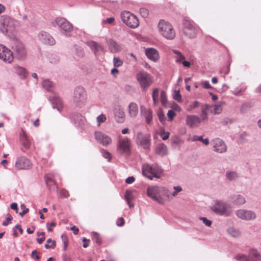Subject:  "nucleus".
Segmentation results:
<instances>
[{"instance_id":"f257e3e1","label":"nucleus","mask_w":261,"mask_h":261,"mask_svg":"<svg viewBox=\"0 0 261 261\" xmlns=\"http://www.w3.org/2000/svg\"><path fill=\"white\" fill-rule=\"evenodd\" d=\"M18 25L17 21L8 15L0 17V30L4 34L13 33Z\"/></svg>"},{"instance_id":"f03ea898","label":"nucleus","mask_w":261,"mask_h":261,"mask_svg":"<svg viewBox=\"0 0 261 261\" xmlns=\"http://www.w3.org/2000/svg\"><path fill=\"white\" fill-rule=\"evenodd\" d=\"M211 209L216 214L220 216L228 217L232 213L231 206L226 202L221 200H215L211 206Z\"/></svg>"},{"instance_id":"7ed1b4c3","label":"nucleus","mask_w":261,"mask_h":261,"mask_svg":"<svg viewBox=\"0 0 261 261\" xmlns=\"http://www.w3.org/2000/svg\"><path fill=\"white\" fill-rule=\"evenodd\" d=\"M51 23L54 27H58L59 31L67 36L73 31V25L64 17H56Z\"/></svg>"},{"instance_id":"20e7f679","label":"nucleus","mask_w":261,"mask_h":261,"mask_svg":"<svg viewBox=\"0 0 261 261\" xmlns=\"http://www.w3.org/2000/svg\"><path fill=\"white\" fill-rule=\"evenodd\" d=\"M158 27L160 33L165 38L173 40L175 38V31L170 23L161 19L158 23Z\"/></svg>"},{"instance_id":"39448f33","label":"nucleus","mask_w":261,"mask_h":261,"mask_svg":"<svg viewBox=\"0 0 261 261\" xmlns=\"http://www.w3.org/2000/svg\"><path fill=\"white\" fill-rule=\"evenodd\" d=\"M142 174L149 179L153 177L159 178L162 173V169L156 165L150 166L148 164H144L142 167Z\"/></svg>"},{"instance_id":"423d86ee","label":"nucleus","mask_w":261,"mask_h":261,"mask_svg":"<svg viewBox=\"0 0 261 261\" xmlns=\"http://www.w3.org/2000/svg\"><path fill=\"white\" fill-rule=\"evenodd\" d=\"M198 29L194 25L193 21L188 17H185L182 22V32L187 37L194 38L196 37Z\"/></svg>"},{"instance_id":"0eeeda50","label":"nucleus","mask_w":261,"mask_h":261,"mask_svg":"<svg viewBox=\"0 0 261 261\" xmlns=\"http://www.w3.org/2000/svg\"><path fill=\"white\" fill-rule=\"evenodd\" d=\"M121 18L123 22L129 28L135 29L139 24L138 18L129 11L122 12Z\"/></svg>"},{"instance_id":"6e6552de","label":"nucleus","mask_w":261,"mask_h":261,"mask_svg":"<svg viewBox=\"0 0 261 261\" xmlns=\"http://www.w3.org/2000/svg\"><path fill=\"white\" fill-rule=\"evenodd\" d=\"M137 81L139 83L141 88L146 90L152 84V80L149 73L145 71H141L136 75Z\"/></svg>"},{"instance_id":"1a4fd4ad","label":"nucleus","mask_w":261,"mask_h":261,"mask_svg":"<svg viewBox=\"0 0 261 261\" xmlns=\"http://www.w3.org/2000/svg\"><path fill=\"white\" fill-rule=\"evenodd\" d=\"M87 99L86 92L82 86L76 87L73 92V101L77 106L84 105Z\"/></svg>"},{"instance_id":"9d476101","label":"nucleus","mask_w":261,"mask_h":261,"mask_svg":"<svg viewBox=\"0 0 261 261\" xmlns=\"http://www.w3.org/2000/svg\"><path fill=\"white\" fill-rule=\"evenodd\" d=\"M12 48L18 59L23 60L25 58L27 53L22 42L18 40H15L13 43Z\"/></svg>"},{"instance_id":"9b49d317","label":"nucleus","mask_w":261,"mask_h":261,"mask_svg":"<svg viewBox=\"0 0 261 261\" xmlns=\"http://www.w3.org/2000/svg\"><path fill=\"white\" fill-rule=\"evenodd\" d=\"M214 151L223 153L227 151V147L224 141L220 138H215L211 142Z\"/></svg>"},{"instance_id":"f8f14e48","label":"nucleus","mask_w":261,"mask_h":261,"mask_svg":"<svg viewBox=\"0 0 261 261\" xmlns=\"http://www.w3.org/2000/svg\"><path fill=\"white\" fill-rule=\"evenodd\" d=\"M236 216L240 219L245 221H251L256 218L254 212L245 209H240L236 211Z\"/></svg>"},{"instance_id":"ddd939ff","label":"nucleus","mask_w":261,"mask_h":261,"mask_svg":"<svg viewBox=\"0 0 261 261\" xmlns=\"http://www.w3.org/2000/svg\"><path fill=\"white\" fill-rule=\"evenodd\" d=\"M136 142L144 149H149L150 146V135L139 132L137 134Z\"/></svg>"},{"instance_id":"4468645a","label":"nucleus","mask_w":261,"mask_h":261,"mask_svg":"<svg viewBox=\"0 0 261 261\" xmlns=\"http://www.w3.org/2000/svg\"><path fill=\"white\" fill-rule=\"evenodd\" d=\"M129 141L127 138L121 139L117 144V152L120 154L127 155L129 151Z\"/></svg>"},{"instance_id":"2eb2a0df","label":"nucleus","mask_w":261,"mask_h":261,"mask_svg":"<svg viewBox=\"0 0 261 261\" xmlns=\"http://www.w3.org/2000/svg\"><path fill=\"white\" fill-rule=\"evenodd\" d=\"M15 168L18 170H28L31 168L32 164L30 161L25 156H20L17 159Z\"/></svg>"},{"instance_id":"dca6fc26","label":"nucleus","mask_w":261,"mask_h":261,"mask_svg":"<svg viewBox=\"0 0 261 261\" xmlns=\"http://www.w3.org/2000/svg\"><path fill=\"white\" fill-rule=\"evenodd\" d=\"M38 38L41 43L46 45H53L56 43L54 38L45 31H41L38 35Z\"/></svg>"},{"instance_id":"f3484780","label":"nucleus","mask_w":261,"mask_h":261,"mask_svg":"<svg viewBox=\"0 0 261 261\" xmlns=\"http://www.w3.org/2000/svg\"><path fill=\"white\" fill-rule=\"evenodd\" d=\"M113 113L116 121L118 123H122L125 120V113L122 107L118 104L114 106Z\"/></svg>"},{"instance_id":"a211bd4d","label":"nucleus","mask_w":261,"mask_h":261,"mask_svg":"<svg viewBox=\"0 0 261 261\" xmlns=\"http://www.w3.org/2000/svg\"><path fill=\"white\" fill-rule=\"evenodd\" d=\"M94 136L96 141L103 146H107L112 142L111 138L101 132H96Z\"/></svg>"},{"instance_id":"6ab92c4d","label":"nucleus","mask_w":261,"mask_h":261,"mask_svg":"<svg viewBox=\"0 0 261 261\" xmlns=\"http://www.w3.org/2000/svg\"><path fill=\"white\" fill-rule=\"evenodd\" d=\"M87 46L90 48L91 51L95 56H98L100 52L103 51V47L98 43L89 40L86 42Z\"/></svg>"},{"instance_id":"aec40b11","label":"nucleus","mask_w":261,"mask_h":261,"mask_svg":"<svg viewBox=\"0 0 261 261\" xmlns=\"http://www.w3.org/2000/svg\"><path fill=\"white\" fill-rule=\"evenodd\" d=\"M186 124L190 127H198L201 122L200 117L196 115H189L187 116L186 120Z\"/></svg>"},{"instance_id":"412c9836","label":"nucleus","mask_w":261,"mask_h":261,"mask_svg":"<svg viewBox=\"0 0 261 261\" xmlns=\"http://www.w3.org/2000/svg\"><path fill=\"white\" fill-rule=\"evenodd\" d=\"M140 113L141 115L145 118L146 123L150 124L152 120V111L142 105L140 106Z\"/></svg>"},{"instance_id":"4be33fe9","label":"nucleus","mask_w":261,"mask_h":261,"mask_svg":"<svg viewBox=\"0 0 261 261\" xmlns=\"http://www.w3.org/2000/svg\"><path fill=\"white\" fill-rule=\"evenodd\" d=\"M49 100L50 102L53 109H57L59 112H61L63 108L62 100L59 96L54 95L49 97Z\"/></svg>"},{"instance_id":"5701e85b","label":"nucleus","mask_w":261,"mask_h":261,"mask_svg":"<svg viewBox=\"0 0 261 261\" xmlns=\"http://www.w3.org/2000/svg\"><path fill=\"white\" fill-rule=\"evenodd\" d=\"M0 59L6 63H10L14 59L13 53L9 49L5 46L0 54Z\"/></svg>"},{"instance_id":"b1692460","label":"nucleus","mask_w":261,"mask_h":261,"mask_svg":"<svg viewBox=\"0 0 261 261\" xmlns=\"http://www.w3.org/2000/svg\"><path fill=\"white\" fill-rule=\"evenodd\" d=\"M109 51L112 53H117L121 50V46L114 40L109 39L107 40Z\"/></svg>"},{"instance_id":"393cba45","label":"nucleus","mask_w":261,"mask_h":261,"mask_svg":"<svg viewBox=\"0 0 261 261\" xmlns=\"http://www.w3.org/2000/svg\"><path fill=\"white\" fill-rule=\"evenodd\" d=\"M145 54L147 58L153 62H156L159 59V54L157 50L153 48H147Z\"/></svg>"},{"instance_id":"a878e982","label":"nucleus","mask_w":261,"mask_h":261,"mask_svg":"<svg viewBox=\"0 0 261 261\" xmlns=\"http://www.w3.org/2000/svg\"><path fill=\"white\" fill-rule=\"evenodd\" d=\"M155 153L160 156H165L168 154V148L164 143H160L157 145L155 149Z\"/></svg>"},{"instance_id":"bb28decb","label":"nucleus","mask_w":261,"mask_h":261,"mask_svg":"<svg viewBox=\"0 0 261 261\" xmlns=\"http://www.w3.org/2000/svg\"><path fill=\"white\" fill-rule=\"evenodd\" d=\"M161 187L158 186L149 187L147 189V195L153 199L155 196L160 195Z\"/></svg>"},{"instance_id":"cd10ccee","label":"nucleus","mask_w":261,"mask_h":261,"mask_svg":"<svg viewBox=\"0 0 261 261\" xmlns=\"http://www.w3.org/2000/svg\"><path fill=\"white\" fill-rule=\"evenodd\" d=\"M128 113L130 117H136L138 113V107L135 102H130L128 107Z\"/></svg>"},{"instance_id":"c85d7f7f","label":"nucleus","mask_w":261,"mask_h":261,"mask_svg":"<svg viewBox=\"0 0 261 261\" xmlns=\"http://www.w3.org/2000/svg\"><path fill=\"white\" fill-rule=\"evenodd\" d=\"M232 202L234 204L241 205L246 203L245 198L240 194L233 195L231 196Z\"/></svg>"},{"instance_id":"c756f323","label":"nucleus","mask_w":261,"mask_h":261,"mask_svg":"<svg viewBox=\"0 0 261 261\" xmlns=\"http://www.w3.org/2000/svg\"><path fill=\"white\" fill-rule=\"evenodd\" d=\"M14 72L19 76L20 78L25 79L27 77L28 73L24 68L18 65H15L14 66Z\"/></svg>"},{"instance_id":"7c9ffc66","label":"nucleus","mask_w":261,"mask_h":261,"mask_svg":"<svg viewBox=\"0 0 261 261\" xmlns=\"http://www.w3.org/2000/svg\"><path fill=\"white\" fill-rule=\"evenodd\" d=\"M226 179L230 181H234L239 177V174L234 171H227L225 173Z\"/></svg>"},{"instance_id":"2f4dec72","label":"nucleus","mask_w":261,"mask_h":261,"mask_svg":"<svg viewBox=\"0 0 261 261\" xmlns=\"http://www.w3.org/2000/svg\"><path fill=\"white\" fill-rule=\"evenodd\" d=\"M45 182L49 190L54 191L58 190V187L56 186L55 181L51 177H46Z\"/></svg>"},{"instance_id":"473e14b6","label":"nucleus","mask_w":261,"mask_h":261,"mask_svg":"<svg viewBox=\"0 0 261 261\" xmlns=\"http://www.w3.org/2000/svg\"><path fill=\"white\" fill-rule=\"evenodd\" d=\"M20 139L22 142V145L25 148H29L31 145V140L24 132H22V134H20Z\"/></svg>"},{"instance_id":"72a5a7b5","label":"nucleus","mask_w":261,"mask_h":261,"mask_svg":"<svg viewBox=\"0 0 261 261\" xmlns=\"http://www.w3.org/2000/svg\"><path fill=\"white\" fill-rule=\"evenodd\" d=\"M249 255L252 261H261V254L256 249L251 250Z\"/></svg>"},{"instance_id":"f704fd0d","label":"nucleus","mask_w":261,"mask_h":261,"mask_svg":"<svg viewBox=\"0 0 261 261\" xmlns=\"http://www.w3.org/2000/svg\"><path fill=\"white\" fill-rule=\"evenodd\" d=\"M74 54L76 56V59L83 58L84 56V51L83 48L79 46H74Z\"/></svg>"},{"instance_id":"c9c22d12","label":"nucleus","mask_w":261,"mask_h":261,"mask_svg":"<svg viewBox=\"0 0 261 261\" xmlns=\"http://www.w3.org/2000/svg\"><path fill=\"white\" fill-rule=\"evenodd\" d=\"M172 52L176 55L175 62L177 63H180L185 59V57L181 54L180 51L177 50L173 49Z\"/></svg>"},{"instance_id":"e433bc0d","label":"nucleus","mask_w":261,"mask_h":261,"mask_svg":"<svg viewBox=\"0 0 261 261\" xmlns=\"http://www.w3.org/2000/svg\"><path fill=\"white\" fill-rule=\"evenodd\" d=\"M228 233L234 238H238L241 235L240 230L234 227H230L228 229Z\"/></svg>"},{"instance_id":"4c0bfd02","label":"nucleus","mask_w":261,"mask_h":261,"mask_svg":"<svg viewBox=\"0 0 261 261\" xmlns=\"http://www.w3.org/2000/svg\"><path fill=\"white\" fill-rule=\"evenodd\" d=\"M222 111V106L220 104L212 105V108L211 109V113L213 114H219Z\"/></svg>"},{"instance_id":"58836bf2","label":"nucleus","mask_w":261,"mask_h":261,"mask_svg":"<svg viewBox=\"0 0 261 261\" xmlns=\"http://www.w3.org/2000/svg\"><path fill=\"white\" fill-rule=\"evenodd\" d=\"M183 143V140L181 138L177 136H175L172 138L171 144L173 147L179 146Z\"/></svg>"},{"instance_id":"ea45409f","label":"nucleus","mask_w":261,"mask_h":261,"mask_svg":"<svg viewBox=\"0 0 261 261\" xmlns=\"http://www.w3.org/2000/svg\"><path fill=\"white\" fill-rule=\"evenodd\" d=\"M42 86L44 89L48 91H51L54 84L52 82L49 80H44L42 83Z\"/></svg>"},{"instance_id":"a19ab883","label":"nucleus","mask_w":261,"mask_h":261,"mask_svg":"<svg viewBox=\"0 0 261 261\" xmlns=\"http://www.w3.org/2000/svg\"><path fill=\"white\" fill-rule=\"evenodd\" d=\"M92 240L98 245L101 244V239L100 235L96 232H92Z\"/></svg>"},{"instance_id":"79ce46f5","label":"nucleus","mask_w":261,"mask_h":261,"mask_svg":"<svg viewBox=\"0 0 261 261\" xmlns=\"http://www.w3.org/2000/svg\"><path fill=\"white\" fill-rule=\"evenodd\" d=\"M159 90L158 88H155L153 90L152 96L153 103L155 105L156 104H158L159 101Z\"/></svg>"},{"instance_id":"37998d69","label":"nucleus","mask_w":261,"mask_h":261,"mask_svg":"<svg viewBox=\"0 0 261 261\" xmlns=\"http://www.w3.org/2000/svg\"><path fill=\"white\" fill-rule=\"evenodd\" d=\"M46 242L47 244L44 245L45 248H54L56 247V242L55 241H52L51 239H47Z\"/></svg>"},{"instance_id":"c03bdc74","label":"nucleus","mask_w":261,"mask_h":261,"mask_svg":"<svg viewBox=\"0 0 261 261\" xmlns=\"http://www.w3.org/2000/svg\"><path fill=\"white\" fill-rule=\"evenodd\" d=\"M160 195H163L169 198L171 196V193L167 189L164 187H161Z\"/></svg>"},{"instance_id":"a18cd8bd","label":"nucleus","mask_w":261,"mask_h":261,"mask_svg":"<svg viewBox=\"0 0 261 261\" xmlns=\"http://www.w3.org/2000/svg\"><path fill=\"white\" fill-rule=\"evenodd\" d=\"M235 258L238 261H252L248 256L243 254L237 255Z\"/></svg>"},{"instance_id":"49530a36","label":"nucleus","mask_w":261,"mask_h":261,"mask_svg":"<svg viewBox=\"0 0 261 261\" xmlns=\"http://www.w3.org/2000/svg\"><path fill=\"white\" fill-rule=\"evenodd\" d=\"M106 119V116L104 114H101L97 116L96 118V120L98 123V125H100L101 123L105 122Z\"/></svg>"},{"instance_id":"de8ad7c7","label":"nucleus","mask_w":261,"mask_h":261,"mask_svg":"<svg viewBox=\"0 0 261 261\" xmlns=\"http://www.w3.org/2000/svg\"><path fill=\"white\" fill-rule=\"evenodd\" d=\"M113 64L115 67H118L123 64V61L119 58L114 57L113 58Z\"/></svg>"},{"instance_id":"09e8293b","label":"nucleus","mask_w":261,"mask_h":261,"mask_svg":"<svg viewBox=\"0 0 261 261\" xmlns=\"http://www.w3.org/2000/svg\"><path fill=\"white\" fill-rule=\"evenodd\" d=\"M160 97H161V101L162 104L163 106H165L167 103V97H166V94L165 92H164V91H162L161 93Z\"/></svg>"},{"instance_id":"8fccbe9b","label":"nucleus","mask_w":261,"mask_h":261,"mask_svg":"<svg viewBox=\"0 0 261 261\" xmlns=\"http://www.w3.org/2000/svg\"><path fill=\"white\" fill-rule=\"evenodd\" d=\"M101 153L105 159H108V161H110L111 159V155L109 152L102 149L101 150Z\"/></svg>"},{"instance_id":"3c124183","label":"nucleus","mask_w":261,"mask_h":261,"mask_svg":"<svg viewBox=\"0 0 261 261\" xmlns=\"http://www.w3.org/2000/svg\"><path fill=\"white\" fill-rule=\"evenodd\" d=\"M140 13L142 17H143L144 18H146L148 15L149 11L145 8H141L140 9Z\"/></svg>"},{"instance_id":"603ef678","label":"nucleus","mask_w":261,"mask_h":261,"mask_svg":"<svg viewBox=\"0 0 261 261\" xmlns=\"http://www.w3.org/2000/svg\"><path fill=\"white\" fill-rule=\"evenodd\" d=\"M158 116L160 122L162 123H164L166 120V118L162 111H159L158 112Z\"/></svg>"},{"instance_id":"864d4df0","label":"nucleus","mask_w":261,"mask_h":261,"mask_svg":"<svg viewBox=\"0 0 261 261\" xmlns=\"http://www.w3.org/2000/svg\"><path fill=\"white\" fill-rule=\"evenodd\" d=\"M174 191L171 193V196L173 197L176 196L177 194L182 191V188L180 186H175L173 187Z\"/></svg>"},{"instance_id":"5fc2aeb1","label":"nucleus","mask_w":261,"mask_h":261,"mask_svg":"<svg viewBox=\"0 0 261 261\" xmlns=\"http://www.w3.org/2000/svg\"><path fill=\"white\" fill-rule=\"evenodd\" d=\"M212 108V105L208 104L203 105L201 106V112H207V111L211 112V109Z\"/></svg>"},{"instance_id":"6e6d98bb","label":"nucleus","mask_w":261,"mask_h":261,"mask_svg":"<svg viewBox=\"0 0 261 261\" xmlns=\"http://www.w3.org/2000/svg\"><path fill=\"white\" fill-rule=\"evenodd\" d=\"M170 133L169 132H165L164 130L161 131L160 136L163 140H167L169 137Z\"/></svg>"},{"instance_id":"4d7b16f0","label":"nucleus","mask_w":261,"mask_h":261,"mask_svg":"<svg viewBox=\"0 0 261 261\" xmlns=\"http://www.w3.org/2000/svg\"><path fill=\"white\" fill-rule=\"evenodd\" d=\"M20 207L22 209V211L19 213V215L21 216H23L24 215L28 213L29 211V208L25 207L24 204H21L20 205Z\"/></svg>"},{"instance_id":"13d9d810","label":"nucleus","mask_w":261,"mask_h":261,"mask_svg":"<svg viewBox=\"0 0 261 261\" xmlns=\"http://www.w3.org/2000/svg\"><path fill=\"white\" fill-rule=\"evenodd\" d=\"M200 220H202L203 223L207 226H211L212 222L208 220L206 217H200Z\"/></svg>"},{"instance_id":"bf43d9fd","label":"nucleus","mask_w":261,"mask_h":261,"mask_svg":"<svg viewBox=\"0 0 261 261\" xmlns=\"http://www.w3.org/2000/svg\"><path fill=\"white\" fill-rule=\"evenodd\" d=\"M173 98L178 102H180L181 101V96L179 91H177L175 92Z\"/></svg>"},{"instance_id":"052dcab7","label":"nucleus","mask_w":261,"mask_h":261,"mask_svg":"<svg viewBox=\"0 0 261 261\" xmlns=\"http://www.w3.org/2000/svg\"><path fill=\"white\" fill-rule=\"evenodd\" d=\"M199 106V102L198 101H194L192 103L189 105V110L195 109Z\"/></svg>"},{"instance_id":"680f3d73","label":"nucleus","mask_w":261,"mask_h":261,"mask_svg":"<svg viewBox=\"0 0 261 261\" xmlns=\"http://www.w3.org/2000/svg\"><path fill=\"white\" fill-rule=\"evenodd\" d=\"M125 199L126 201H130L132 197L131 196V192L128 190H126L125 193Z\"/></svg>"},{"instance_id":"e2e57ef3","label":"nucleus","mask_w":261,"mask_h":261,"mask_svg":"<svg viewBox=\"0 0 261 261\" xmlns=\"http://www.w3.org/2000/svg\"><path fill=\"white\" fill-rule=\"evenodd\" d=\"M31 257L32 258H35L37 260L40 258V256L39 255L38 251L36 250H34L32 252Z\"/></svg>"},{"instance_id":"0e129e2a","label":"nucleus","mask_w":261,"mask_h":261,"mask_svg":"<svg viewBox=\"0 0 261 261\" xmlns=\"http://www.w3.org/2000/svg\"><path fill=\"white\" fill-rule=\"evenodd\" d=\"M167 116L170 120H172L175 116V113L174 112V111L170 110L168 112Z\"/></svg>"},{"instance_id":"69168bd1","label":"nucleus","mask_w":261,"mask_h":261,"mask_svg":"<svg viewBox=\"0 0 261 261\" xmlns=\"http://www.w3.org/2000/svg\"><path fill=\"white\" fill-rule=\"evenodd\" d=\"M12 219V216L10 214H8L6 220L3 222V225L5 226H7L11 222Z\"/></svg>"},{"instance_id":"338daca9","label":"nucleus","mask_w":261,"mask_h":261,"mask_svg":"<svg viewBox=\"0 0 261 261\" xmlns=\"http://www.w3.org/2000/svg\"><path fill=\"white\" fill-rule=\"evenodd\" d=\"M201 85L205 89H211L212 86L210 85L209 82L207 81H203L201 82Z\"/></svg>"},{"instance_id":"774afa93","label":"nucleus","mask_w":261,"mask_h":261,"mask_svg":"<svg viewBox=\"0 0 261 261\" xmlns=\"http://www.w3.org/2000/svg\"><path fill=\"white\" fill-rule=\"evenodd\" d=\"M153 199L158 201L160 203H164V200L161 196V195H158L157 196H155V197H154Z\"/></svg>"}]
</instances>
